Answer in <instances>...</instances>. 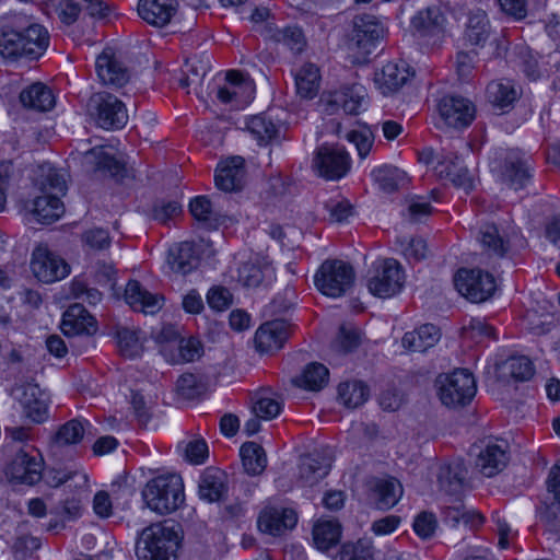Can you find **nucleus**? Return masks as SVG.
I'll use <instances>...</instances> for the list:
<instances>
[{"mask_svg":"<svg viewBox=\"0 0 560 560\" xmlns=\"http://www.w3.org/2000/svg\"><path fill=\"white\" fill-rule=\"evenodd\" d=\"M35 186L42 195L36 196L33 202V213L38 222L49 224L58 220L65 212L60 197L67 191L65 173L50 164L38 167Z\"/></svg>","mask_w":560,"mask_h":560,"instance_id":"1","label":"nucleus"},{"mask_svg":"<svg viewBox=\"0 0 560 560\" xmlns=\"http://www.w3.org/2000/svg\"><path fill=\"white\" fill-rule=\"evenodd\" d=\"M49 45V34L39 24L23 30L3 28L0 33V54L4 58L38 59Z\"/></svg>","mask_w":560,"mask_h":560,"instance_id":"2","label":"nucleus"},{"mask_svg":"<svg viewBox=\"0 0 560 560\" xmlns=\"http://www.w3.org/2000/svg\"><path fill=\"white\" fill-rule=\"evenodd\" d=\"M178 547V526L163 522L142 530L136 552L139 560H175Z\"/></svg>","mask_w":560,"mask_h":560,"instance_id":"3","label":"nucleus"},{"mask_svg":"<svg viewBox=\"0 0 560 560\" xmlns=\"http://www.w3.org/2000/svg\"><path fill=\"white\" fill-rule=\"evenodd\" d=\"M142 498L151 511L161 515L172 513L184 503L183 480L176 474L158 476L148 481Z\"/></svg>","mask_w":560,"mask_h":560,"instance_id":"4","label":"nucleus"},{"mask_svg":"<svg viewBox=\"0 0 560 560\" xmlns=\"http://www.w3.org/2000/svg\"><path fill=\"white\" fill-rule=\"evenodd\" d=\"M435 383L440 400L447 407L456 408L468 405L477 392L474 375L465 369L439 375Z\"/></svg>","mask_w":560,"mask_h":560,"instance_id":"5","label":"nucleus"},{"mask_svg":"<svg viewBox=\"0 0 560 560\" xmlns=\"http://www.w3.org/2000/svg\"><path fill=\"white\" fill-rule=\"evenodd\" d=\"M354 277V270L348 262L339 259H327L315 273L314 283L323 294L339 298L352 287Z\"/></svg>","mask_w":560,"mask_h":560,"instance_id":"6","label":"nucleus"},{"mask_svg":"<svg viewBox=\"0 0 560 560\" xmlns=\"http://www.w3.org/2000/svg\"><path fill=\"white\" fill-rule=\"evenodd\" d=\"M369 275L368 289L374 296L392 298L402 289L405 275L394 258L377 259L372 264Z\"/></svg>","mask_w":560,"mask_h":560,"instance_id":"7","label":"nucleus"},{"mask_svg":"<svg viewBox=\"0 0 560 560\" xmlns=\"http://www.w3.org/2000/svg\"><path fill=\"white\" fill-rule=\"evenodd\" d=\"M88 112L103 129H119L128 121V114L121 101L116 96L98 92L88 102Z\"/></svg>","mask_w":560,"mask_h":560,"instance_id":"8","label":"nucleus"},{"mask_svg":"<svg viewBox=\"0 0 560 560\" xmlns=\"http://www.w3.org/2000/svg\"><path fill=\"white\" fill-rule=\"evenodd\" d=\"M44 459L32 446L18 450L5 467V476L15 483L33 486L42 479Z\"/></svg>","mask_w":560,"mask_h":560,"instance_id":"9","label":"nucleus"},{"mask_svg":"<svg viewBox=\"0 0 560 560\" xmlns=\"http://www.w3.org/2000/svg\"><path fill=\"white\" fill-rule=\"evenodd\" d=\"M383 27L372 15H359L353 19L352 30L348 34V49L357 54L358 60H364L373 52L383 37Z\"/></svg>","mask_w":560,"mask_h":560,"instance_id":"10","label":"nucleus"},{"mask_svg":"<svg viewBox=\"0 0 560 560\" xmlns=\"http://www.w3.org/2000/svg\"><path fill=\"white\" fill-rule=\"evenodd\" d=\"M458 293L474 303L491 298L497 289L494 277L481 269H460L454 277Z\"/></svg>","mask_w":560,"mask_h":560,"instance_id":"11","label":"nucleus"},{"mask_svg":"<svg viewBox=\"0 0 560 560\" xmlns=\"http://www.w3.org/2000/svg\"><path fill=\"white\" fill-rule=\"evenodd\" d=\"M313 166L326 179H339L350 170L349 154L339 147L324 144L316 151Z\"/></svg>","mask_w":560,"mask_h":560,"instance_id":"12","label":"nucleus"},{"mask_svg":"<svg viewBox=\"0 0 560 560\" xmlns=\"http://www.w3.org/2000/svg\"><path fill=\"white\" fill-rule=\"evenodd\" d=\"M438 110L443 121L452 128L468 127L476 116L474 103L460 95H445L438 103Z\"/></svg>","mask_w":560,"mask_h":560,"instance_id":"13","label":"nucleus"},{"mask_svg":"<svg viewBox=\"0 0 560 560\" xmlns=\"http://www.w3.org/2000/svg\"><path fill=\"white\" fill-rule=\"evenodd\" d=\"M31 267L34 276L46 283L63 279L69 273V265L45 245H38L34 249Z\"/></svg>","mask_w":560,"mask_h":560,"instance_id":"14","label":"nucleus"},{"mask_svg":"<svg viewBox=\"0 0 560 560\" xmlns=\"http://www.w3.org/2000/svg\"><path fill=\"white\" fill-rule=\"evenodd\" d=\"M82 164L86 172L122 178L126 172L125 164L118 161L105 147H94L83 155Z\"/></svg>","mask_w":560,"mask_h":560,"instance_id":"15","label":"nucleus"},{"mask_svg":"<svg viewBox=\"0 0 560 560\" xmlns=\"http://www.w3.org/2000/svg\"><path fill=\"white\" fill-rule=\"evenodd\" d=\"M504 442L498 443L488 441L483 446H475L478 450L476 454L475 466L486 477H493L504 469L509 462Z\"/></svg>","mask_w":560,"mask_h":560,"instance_id":"16","label":"nucleus"},{"mask_svg":"<svg viewBox=\"0 0 560 560\" xmlns=\"http://www.w3.org/2000/svg\"><path fill=\"white\" fill-rule=\"evenodd\" d=\"M12 396L20 402L25 417L37 423L45 420L47 405L40 388L36 384L16 385L12 389Z\"/></svg>","mask_w":560,"mask_h":560,"instance_id":"17","label":"nucleus"},{"mask_svg":"<svg viewBox=\"0 0 560 560\" xmlns=\"http://www.w3.org/2000/svg\"><path fill=\"white\" fill-rule=\"evenodd\" d=\"M412 75L413 71L406 61H389L375 72L374 82L383 95H388L402 88Z\"/></svg>","mask_w":560,"mask_h":560,"instance_id":"18","label":"nucleus"},{"mask_svg":"<svg viewBox=\"0 0 560 560\" xmlns=\"http://www.w3.org/2000/svg\"><path fill=\"white\" fill-rule=\"evenodd\" d=\"M253 91L248 79L240 71L231 70L226 72L224 84L218 86L215 96L222 104L238 106L248 102Z\"/></svg>","mask_w":560,"mask_h":560,"instance_id":"19","label":"nucleus"},{"mask_svg":"<svg viewBox=\"0 0 560 560\" xmlns=\"http://www.w3.org/2000/svg\"><path fill=\"white\" fill-rule=\"evenodd\" d=\"M331 455L327 450L303 456L299 466V480L304 487H313L325 478L331 468Z\"/></svg>","mask_w":560,"mask_h":560,"instance_id":"20","label":"nucleus"},{"mask_svg":"<svg viewBox=\"0 0 560 560\" xmlns=\"http://www.w3.org/2000/svg\"><path fill=\"white\" fill-rule=\"evenodd\" d=\"M434 170L440 178L448 179L455 187L462 188L466 192L474 187L472 176L467 167L459 165L458 156L453 152L441 154Z\"/></svg>","mask_w":560,"mask_h":560,"instance_id":"21","label":"nucleus"},{"mask_svg":"<svg viewBox=\"0 0 560 560\" xmlns=\"http://www.w3.org/2000/svg\"><path fill=\"white\" fill-rule=\"evenodd\" d=\"M298 516L292 509L266 506L259 514L257 524L262 533L281 535L296 525Z\"/></svg>","mask_w":560,"mask_h":560,"instance_id":"22","label":"nucleus"},{"mask_svg":"<svg viewBox=\"0 0 560 560\" xmlns=\"http://www.w3.org/2000/svg\"><path fill=\"white\" fill-rule=\"evenodd\" d=\"M245 174V160L238 155L232 156L218 165L215 185L226 192L240 190L244 185Z\"/></svg>","mask_w":560,"mask_h":560,"instance_id":"23","label":"nucleus"},{"mask_svg":"<svg viewBox=\"0 0 560 560\" xmlns=\"http://www.w3.org/2000/svg\"><path fill=\"white\" fill-rule=\"evenodd\" d=\"M178 9L177 0H139L138 14L155 27L167 25Z\"/></svg>","mask_w":560,"mask_h":560,"instance_id":"24","label":"nucleus"},{"mask_svg":"<svg viewBox=\"0 0 560 560\" xmlns=\"http://www.w3.org/2000/svg\"><path fill=\"white\" fill-rule=\"evenodd\" d=\"M61 329L66 336L93 335L96 329L95 318L81 303L70 305L62 317Z\"/></svg>","mask_w":560,"mask_h":560,"instance_id":"25","label":"nucleus"},{"mask_svg":"<svg viewBox=\"0 0 560 560\" xmlns=\"http://www.w3.org/2000/svg\"><path fill=\"white\" fill-rule=\"evenodd\" d=\"M95 69L105 85L120 88L129 80L128 70L115 58L109 48L96 58Z\"/></svg>","mask_w":560,"mask_h":560,"instance_id":"26","label":"nucleus"},{"mask_svg":"<svg viewBox=\"0 0 560 560\" xmlns=\"http://www.w3.org/2000/svg\"><path fill=\"white\" fill-rule=\"evenodd\" d=\"M365 104L362 86H345L329 95L326 112L331 114L341 108L346 114L357 115Z\"/></svg>","mask_w":560,"mask_h":560,"instance_id":"27","label":"nucleus"},{"mask_svg":"<svg viewBox=\"0 0 560 560\" xmlns=\"http://www.w3.org/2000/svg\"><path fill=\"white\" fill-rule=\"evenodd\" d=\"M289 338V326L283 320L262 324L255 334L256 347L260 352L280 349Z\"/></svg>","mask_w":560,"mask_h":560,"instance_id":"28","label":"nucleus"},{"mask_svg":"<svg viewBox=\"0 0 560 560\" xmlns=\"http://www.w3.org/2000/svg\"><path fill=\"white\" fill-rule=\"evenodd\" d=\"M200 499L207 502L221 501L228 492V475L215 467H208L198 483Z\"/></svg>","mask_w":560,"mask_h":560,"instance_id":"29","label":"nucleus"},{"mask_svg":"<svg viewBox=\"0 0 560 560\" xmlns=\"http://www.w3.org/2000/svg\"><path fill=\"white\" fill-rule=\"evenodd\" d=\"M466 476L467 469L459 459L442 465L438 474L439 487L448 495H460L468 486Z\"/></svg>","mask_w":560,"mask_h":560,"instance_id":"30","label":"nucleus"},{"mask_svg":"<svg viewBox=\"0 0 560 560\" xmlns=\"http://www.w3.org/2000/svg\"><path fill=\"white\" fill-rule=\"evenodd\" d=\"M529 159L511 152L505 159L502 170V180L515 190L523 188L530 179Z\"/></svg>","mask_w":560,"mask_h":560,"instance_id":"31","label":"nucleus"},{"mask_svg":"<svg viewBox=\"0 0 560 560\" xmlns=\"http://www.w3.org/2000/svg\"><path fill=\"white\" fill-rule=\"evenodd\" d=\"M478 240L489 256L502 258L511 248L509 234L493 223H486L480 228Z\"/></svg>","mask_w":560,"mask_h":560,"instance_id":"32","label":"nucleus"},{"mask_svg":"<svg viewBox=\"0 0 560 560\" xmlns=\"http://www.w3.org/2000/svg\"><path fill=\"white\" fill-rule=\"evenodd\" d=\"M126 302L136 311L144 314H154L161 308V301L156 294H152L142 288L140 282L130 280L125 290Z\"/></svg>","mask_w":560,"mask_h":560,"instance_id":"33","label":"nucleus"},{"mask_svg":"<svg viewBox=\"0 0 560 560\" xmlns=\"http://www.w3.org/2000/svg\"><path fill=\"white\" fill-rule=\"evenodd\" d=\"M402 494V487L398 480L390 479H376L370 493V500L375 508L380 510H388L393 508Z\"/></svg>","mask_w":560,"mask_h":560,"instance_id":"34","label":"nucleus"},{"mask_svg":"<svg viewBox=\"0 0 560 560\" xmlns=\"http://www.w3.org/2000/svg\"><path fill=\"white\" fill-rule=\"evenodd\" d=\"M440 329L432 324H424L419 328L408 331L401 339L402 347L412 352H425L439 340Z\"/></svg>","mask_w":560,"mask_h":560,"instance_id":"35","label":"nucleus"},{"mask_svg":"<svg viewBox=\"0 0 560 560\" xmlns=\"http://www.w3.org/2000/svg\"><path fill=\"white\" fill-rule=\"evenodd\" d=\"M167 262L174 272L187 275L197 268L199 257L192 243L183 242L170 249Z\"/></svg>","mask_w":560,"mask_h":560,"instance_id":"36","label":"nucleus"},{"mask_svg":"<svg viewBox=\"0 0 560 560\" xmlns=\"http://www.w3.org/2000/svg\"><path fill=\"white\" fill-rule=\"evenodd\" d=\"M294 80L296 93L302 98L312 100L318 94L322 77L315 63L302 65L295 72Z\"/></svg>","mask_w":560,"mask_h":560,"instance_id":"37","label":"nucleus"},{"mask_svg":"<svg viewBox=\"0 0 560 560\" xmlns=\"http://www.w3.org/2000/svg\"><path fill=\"white\" fill-rule=\"evenodd\" d=\"M491 36L490 21L485 11L469 12L465 27V39L472 46L483 47Z\"/></svg>","mask_w":560,"mask_h":560,"instance_id":"38","label":"nucleus"},{"mask_svg":"<svg viewBox=\"0 0 560 560\" xmlns=\"http://www.w3.org/2000/svg\"><path fill=\"white\" fill-rule=\"evenodd\" d=\"M20 101L24 107L37 112L50 110L55 105L51 90L40 82L33 83L24 89L20 93Z\"/></svg>","mask_w":560,"mask_h":560,"instance_id":"39","label":"nucleus"},{"mask_svg":"<svg viewBox=\"0 0 560 560\" xmlns=\"http://www.w3.org/2000/svg\"><path fill=\"white\" fill-rule=\"evenodd\" d=\"M341 537V525L336 520H318L313 527V541L318 550L336 546Z\"/></svg>","mask_w":560,"mask_h":560,"instance_id":"40","label":"nucleus"},{"mask_svg":"<svg viewBox=\"0 0 560 560\" xmlns=\"http://www.w3.org/2000/svg\"><path fill=\"white\" fill-rule=\"evenodd\" d=\"M444 16L439 7L422 9L411 19V27L420 36L433 35L442 27Z\"/></svg>","mask_w":560,"mask_h":560,"instance_id":"41","label":"nucleus"},{"mask_svg":"<svg viewBox=\"0 0 560 560\" xmlns=\"http://www.w3.org/2000/svg\"><path fill=\"white\" fill-rule=\"evenodd\" d=\"M272 267L259 260L244 262L238 268V281L248 288H257L266 280H271Z\"/></svg>","mask_w":560,"mask_h":560,"instance_id":"42","label":"nucleus"},{"mask_svg":"<svg viewBox=\"0 0 560 560\" xmlns=\"http://www.w3.org/2000/svg\"><path fill=\"white\" fill-rule=\"evenodd\" d=\"M241 457L245 471L250 476L262 474L267 466V455L261 445L246 442L241 446Z\"/></svg>","mask_w":560,"mask_h":560,"instance_id":"43","label":"nucleus"},{"mask_svg":"<svg viewBox=\"0 0 560 560\" xmlns=\"http://www.w3.org/2000/svg\"><path fill=\"white\" fill-rule=\"evenodd\" d=\"M191 215L209 228H217L225 222L226 217L213 209L210 199L206 196H198L189 203Z\"/></svg>","mask_w":560,"mask_h":560,"instance_id":"44","label":"nucleus"},{"mask_svg":"<svg viewBox=\"0 0 560 560\" xmlns=\"http://www.w3.org/2000/svg\"><path fill=\"white\" fill-rule=\"evenodd\" d=\"M328 369L322 363H310L305 366L302 374L293 380L294 384L308 390L322 389L328 381Z\"/></svg>","mask_w":560,"mask_h":560,"instance_id":"45","label":"nucleus"},{"mask_svg":"<svg viewBox=\"0 0 560 560\" xmlns=\"http://www.w3.org/2000/svg\"><path fill=\"white\" fill-rule=\"evenodd\" d=\"M520 93L510 82L493 81L487 86L489 102L497 108L504 110L512 106Z\"/></svg>","mask_w":560,"mask_h":560,"instance_id":"46","label":"nucleus"},{"mask_svg":"<svg viewBox=\"0 0 560 560\" xmlns=\"http://www.w3.org/2000/svg\"><path fill=\"white\" fill-rule=\"evenodd\" d=\"M247 129L258 144L266 145L279 136L280 128L266 115H256L248 119Z\"/></svg>","mask_w":560,"mask_h":560,"instance_id":"47","label":"nucleus"},{"mask_svg":"<svg viewBox=\"0 0 560 560\" xmlns=\"http://www.w3.org/2000/svg\"><path fill=\"white\" fill-rule=\"evenodd\" d=\"M374 180L385 192H393L406 185L408 178L406 172L395 166H381L372 172Z\"/></svg>","mask_w":560,"mask_h":560,"instance_id":"48","label":"nucleus"},{"mask_svg":"<svg viewBox=\"0 0 560 560\" xmlns=\"http://www.w3.org/2000/svg\"><path fill=\"white\" fill-rule=\"evenodd\" d=\"M117 346L120 354L133 359L142 353L143 345L137 330L121 327L116 332Z\"/></svg>","mask_w":560,"mask_h":560,"instance_id":"49","label":"nucleus"},{"mask_svg":"<svg viewBox=\"0 0 560 560\" xmlns=\"http://www.w3.org/2000/svg\"><path fill=\"white\" fill-rule=\"evenodd\" d=\"M368 387L359 381L341 383L338 386V397L348 408H357L368 399Z\"/></svg>","mask_w":560,"mask_h":560,"instance_id":"50","label":"nucleus"},{"mask_svg":"<svg viewBox=\"0 0 560 560\" xmlns=\"http://www.w3.org/2000/svg\"><path fill=\"white\" fill-rule=\"evenodd\" d=\"M84 433V423L78 419H72L58 429L52 438V444L56 447L78 444L83 439Z\"/></svg>","mask_w":560,"mask_h":560,"instance_id":"51","label":"nucleus"},{"mask_svg":"<svg viewBox=\"0 0 560 560\" xmlns=\"http://www.w3.org/2000/svg\"><path fill=\"white\" fill-rule=\"evenodd\" d=\"M335 560H374V547L370 540L359 539L341 546Z\"/></svg>","mask_w":560,"mask_h":560,"instance_id":"52","label":"nucleus"},{"mask_svg":"<svg viewBox=\"0 0 560 560\" xmlns=\"http://www.w3.org/2000/svg\"><path fill=\"white\" fill-rule=\"evenodd\" d=\"M176 390L184 399H196L207 392V384L197 375L183 374L177 380Z\"/></svg>","mask_w":560,"mask_h":560,"instance_id":"53","label":"nucleus"},{"mask_svg":"<svg viewBox=\"0 0 560 560\" xmlns=\"http://www.w3.org/2000/svg\"><path fill=\"white\" fill-rule=\"evenodd\" d=\"M273 38L276 42L282 43L294 52H301L306 45L303 31L296 25L277 30L273 34Z\"/></svg>","mask_w":560,"mask_h":560,"instance_id":"54","label":"nucleus"},{"mask_svg":"<svg viewBox=\"0 0 560 560\" xmlns=\"http://www.w3.org/2000/svg\"><path fill=\"white\" fill-rule=\"evenodd\" d=\"M361 342V335L358 329L342 325L331 347L339 353L353 351Z\"/></svg>","mask_w":560,"mask_h":560,"instance_id":"55","label":"nucleus"},{"mask_svg":"<svg viewBox=\"0 0 560 560\" xmlns=\"http://www.w3.org/2000/svg\"><path fill=\"white\" fill-rule=\"evenodd\" d=\"M83 246L89 250H105L110 246L112 240L108 231L102 228L86 230L81 235Z\"/></svg>","mask_w":560,"mask_h":560,"instance_id":"56","label":"nucleus"},{"mask_svg":"<svg viewBox=\"0 0 560 560\" xmlns=\"http://www.w3.org/2000/svg\"><path fill=\"white\" fill-rule=\"evenodd\" d=\"M177 350L178 355L173 359V363L194 362L202 355V345L194 337L180 339Z\"/></svg>","mask_w":560,"mask_h":560,"instance_id":"57","label":"nucleus"},{"mask_svg":"<svg viewBox=\"0 0 560 560\" xmlns=\"http://www.w3.org/2000/svg\"><path fill=\"white\" fill-rule=\"evenodd\" d=\"M346 138L348 141L355 145L360 158L364 159L372 149L374 142V132L371 128L365 127L360 131H349Z\"/></svg>","mask_w":560,"mask_h":560,"instance_id":"58","label":"nucleus"},{"mask_svg":"<svg viewBox=\"0 0 560 560\" xmlns=\"http://www.w3.org/2000/svg\"><path fill=\"white\" fill-rule=\"evenodd\" d=\"M282 409V404L270 397L260 396L256 399L253 406V411L256 417L264 420H271L276 418Z\"/></svg>","mask_w":560,"mask_h":560,"instance_id":"59","label":"nucleus"},{"mask_svg":"<svg viewBox=\"0 0 560 560\" xmlns=\"http://www.w3.org/2000/svg\"><path fill=\"white\" fill-rule=\"evenodd\" d=\"M398 242L400 244L404 256L408 260L420 261L424 259L428 255L427 243L421 237H411L407 242L398 240Z\"/></svg>","mask_w":560,"mask_h":560,"instance_id":"60","label":"nucleus"},{"mask_svg":"<svg viewBox=\"0 0 560 560\" xmlns=\"http://www.w3.org/2000/svg\"><path fill=\"white\" fill-rule=\"evenodd\" d=\"M510 374L516 381H528L534 375V366L527 357H513L508 362Z\"/></svg>","mask_w":560,"mask_h":560,"instance_id":"61","label":"nucleus"},{"mask_svg":"<svg viewBox=\"0 0 560 560\" xmlns=\"http://www.w3.org/2000/svg\"><path fill=\"white\" fill-rule=\"evenodd\" d=\"M207 302L212 310L222 312L229 308L233 302V295L224 287H213L207 294Z\"/></svg>","mask_w":560,"mask_h":560,"instance_id":"62","label":"nucleus"},{"mask_svg":"<svg viewBox=\"0 0 560 560\" xmlns=\"http://www.w3.org/2000/svg\"><path fill=\"white\" fill-rule=\"evenodd\" d=\"M182 212V207L177 201H159L152 209V218L160 223L167 224Z\"/></svg>","mask_w":560,"mask_h":560,"instance_id":"63","label":"nucleus"},{"mask_svg":"<svg viewBox=\"0 0 560 560\" xmlns=\"http://www.w3.org/2000/svg\"><path fill=\"white\" fill-rule=\"evenodd\" d=\"M436 527V517L430 512H421L413 522V529L416 534L423 539L431 538L435 533Z\"/></svg>","mask_w":560,"mask_h":560,"instance_id":"64","label":"nucleus"}]
</instances>
